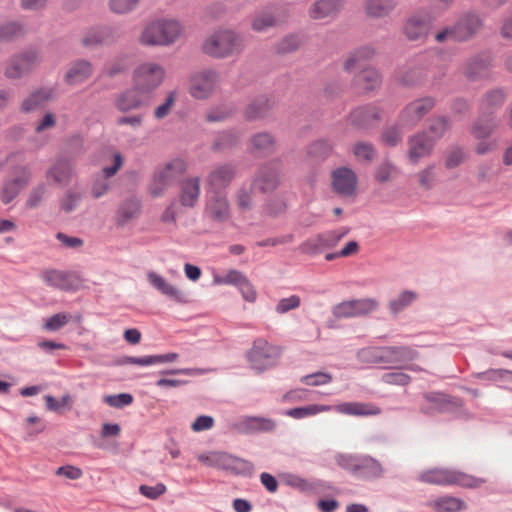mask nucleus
Wrapping results in <instances>:
<instances>
[{
    "label": "nucleus",
    "instance_id": "nucleus-37",
    "mask_svg": "<svg viewBox=\"0 0 512 512\" xmlns=\"http://www.w3.org/2000/svg\"><path fill=\"white\" fill-rule=\"evenodd\" d=\"M285 483L303 493H315L326 487V483L322 480L315 479L310 481L296 474L285 475Z\"/></svg>",
    "mask_w": 512,
    "mask_h": 512
},
{
    "label": "nucleus",
    "instance_id": "nucleus-27",
    "mask_svg": "<svg viewBox=\"0 0 512 512\" xmlns=\"http://www.w3.org/2000/svg\"><path fill=\"white\" fill-rule=\"evenodd\" d=\"M507 95L502 88L487 91L480 99L478 109L481 115L495 116V112L505 103Z\"/></svg>",
    "mask_w": 512,
    "mask_h": 512
},
{
    "label": "nucleus",
    "instance_id": "nucleus-42",
    "mask_svg": "<svg viewBox=\"0 0 512 512\" xmlns=\"http://www.w3.org/2000/svg\"><path fill=\"white\" fill-rule=\"evenodd\" d=\"M341 8V0H318L309 10L313 19H323L335 15Z\"/></svg>",
    "mask_w": 512,
    "mask_h": 512
},
{
    "label": "nucleus",
    "instance_id": "nucleus-12",
    "mask_svg": "<svg viewBox=\"0 0 512 512\" xmlns=\"http://www.w3.org/2000/svg\"><path fill=\"white\" fill-rule=\"evenodd\" d=\"M418 356V352L410 346H384L382 347V366L385 369H403Z\"/></svg>",
    "mask_w": 512,
    "mask_h": 512
},
{
    "label": "nucleus",
    "instance_id": "nucleus-25",
    "mask_svg": "<svg viewBox=\"0 0 512 512\" xmlns=\"http://www.w3.org/2000/svg\"><path fill=\"white\" fill-rule=\"evenodd\" d=\"M142 211L141 201L136 197L124 200L115 212V222L119 227H125L136 220Z\"/></svg>",
    "mask_w": 512,
    "mask_h": 512
},
{
    "label": "nucleus",
    "instance_id": "nucleus-16",
    "mask_svg": "<svg viewBox=\"0 0 512 512\" xmlns=\"http://www.w3.org/2000/svg\"><path fill=\"white\" fill-rule=\"evenodd\" d=\"M423 398L424 403L421 405L420 410L426 415L446 412L450 407H458L462 405V401L459 398L450 397L438 392L426 393Z\"/></svg>",
    "mask_w": 512,
    "mask_h": 512
},
{
    "label": "nucleus",
    "instance_id": "nucleus-5",
    "mask_svg": "<svg viewBox=\"0 0 512 512\" xmlns=\"http://www.w3.org/2000/svg\"><path fill=\"white\" fill-rule=\"evenodd\" d=\"M186 163L181 159H173L164 166L159 167L153 173L149 184V192L153 197H160L174 185L186 171Z\"/></svg>",
    "mask_w": 512,
    "mask_h": 512
},
{
    "label": "nucleus",
    "instance_id": "nucleus-57",
    "mask_svg": "<svg viewBox=\"0 0 512 512\" xmlns=\"http://www.w3.org/2000/svg\"><path fill=\"white\" fill-rule=\"evenodd\" d=\"M396 173H397V167L389 161H384L380 165L377 166L374 176L378 182L386 183Z\"/></svg>",
    "mask_w": 512,
    "mask_h": 512
},
{
    "label": "nucleus",
    "instance_id": "nucleus-46",
    "mask_svg": "<svg viewBox=\"0 0 512 512\" xmlns=\"http://www.w3.org/2000/svg\"><path fill=\"white\" fill-rule=\"evenodd\" d=\"M278 23L279 20L276 17V13L272 9L267 8L254 15L251 25L254 31L264 32Z\"/></svg>",
    "mask_w": 512,
    "mask_h": 512
},
{
    "label": "nucleus",
    "instance_id": "nucleus-39",
    "mask_svg": "<svg viewBox=\"0 0 512 512\" xmlns=\"http://www.w3.org/2000/svg\"><path fill=\"white\" fill-rule=\"evenodd\" d=\"M91 74V63L86 60H78L66 72L65 80L69 85H77L88 79Z\"/></svg>",
    "mask_w": 512,
    "mask_h": 512
},
{
    "label": "nucleus",
    "instance_id": "nucleus-34",
    "mask_svg": "<svg viewBox=\"0 0 512 512\" xmlns=\"http://www.w3.org/2000/svg\"><path fill=\"white\" fill-rule=\"evenodd\" d=\"M499 126L496 116L479 115L470 128L471 135L478 140L488 138Z\"/></svg>",
    "mask_w": 512,
    "mask_h": 512
},
{
    "label": "nucleus",
    "instance_id": "nucleus-55",
    "mask_svg": "<svg viewBox=\"0 0 512 512\" xmlns=\"http://www.w3.org/2000/svg\"><path fill=\"white\" fill-rule=\"evenodd\" d=\"M246 279L247 277L241 271L231 269L223 276H215L213 281L218 285L225 284L239 287Z\"/></svg>",
    "mask_w": 512,
    "mask_h": 512
},
{
    "label": "nucleus",
    "instance_id": "nucleus-18",
    "mask_svg": "<svg viewBox=\"0 0 512 512\" xmlns=\"http://www.w3.org/2000/svg\"><path fill=\"white\" fill-rule=\"evenodd\" d=\"M408 144V159L415 165L421 158L428 157L432 153L435 139L429 137L426 132H420L411 136Z\"/></svg>",
    "mask_w": 512,
    "mask_h": 512
},
{
    "label": "nucleus",
    "instance_id": "nucleus-29",
    "mask_svg": "<svg viewBox=\"0 0 512 512\" xmlns=\"http://www.w3.org/2000/svg\"><path fill=\"white\" fill-rule=\"evenodd\" d=\"M41 279L44 283L52 288L71 291L75 289V283L72 274L57 269L45 270L41 273Z\"/></svg>",
    "mask_w": 512,
    "mask_h": 512
},
{
    "label": "nucleus",
    "instance_id": "nucleus-3",
    "mask_svg": "<svg viewBox=\"0 0 512 512\" xmlns=\"http://www.w3.org/2000/svg\"><path fill=\"white\" fill-rule=\"evenodd\" d=\"M482 18L474 12L463 13L458 20L435 34L438 43L451 40L465 42L472 39L482 28Z\"/></svg>",
    "mask_w": 512,
    "mask_h": 512
},
{
    "label": "nucleus",
    "instance_id": "nucleus-45",
    "mask_svg": "<svg viewBox=\"0 0 512 512\" xmlns=\"http://www.w3.org/2000/svg\"><path fill=\"white\" fill-rule=\"evenodd\" d=\"M272 108L270 100L261 96L252 101L245 109L244 116L247 120H256L267 115Z\"/></svg>",
    "mask_w": 512,
    "mask_h": 512
},
{
    "label": "nucleus",
    "instance_id": "nucleus-7",
    "mask_svg": "<svg viewBox=\"0 0 512 512\" xmlns=\"http://www.w3.org/2000/svg\"><path fill=\"white\" fill-rule=\"evenodd\" d=\"M419 480L428 484L436 485H459L463 487H478L484 481L481 479L474 478L473 476L465 473L450 470L434 468L422 472L419 475Z\"/></svg>",
    "mask_w": 512,
    "mask_h": 512
},
{
    "label": "nucleus",
    "instance_id": "nucleus-41",
    "mask_svg": "<svg viewBox=\"0 0 512 512\" xmlns=\"http://www.w3.org/2000/svg\"><path fill=\"white\" fill-rule=\"evenodd\" d=\"M418 299V293L413 290H403L397 296L390 299L388 308L392 315L399 313L410 307Z\"/></svg>",
    "mask_w": 512,
    "mask_h": 512
},
{
    "label": "nucleus",
    "instance_id": "nucleus-28",
    "mask_svg": "<svg viewBox=\"0 0 512 512\" xmlns=\"http://www.w3.org/2000/svg\"><path fill=\"white\" fill-rule=\"evenodd\" d=\"M384 468L381 463L369 455H360L354 476L364 480L381 478Z\"/></svg>",
    "mask_w": 512,
    "mask_h": 512
},
{
    "label": "nucleus",
    "instance_id": "nucleus-43",
    "mask_svg": "<svg viewBox=\"0 0 512 512\" xmlns=\"http://www.w3.org/2000/svg\"><path fill=\"white\" fill-rule=\"evenodd\" d=\"M361 70L355 76V83L364 91H372L380 86L381 76L374 68H360Z\"/></svg>",
    "mask_w": 512,
    "mask_h": 512
},
{
    "label": "nucleus",
    "instance_id": "nucleus-40",
    "mask_svg": "<svg viewBox=\"0 0 512 512\" xmlns=\"http://www.w3.org/2000/svg\"><path fill=\"white\" fill-rule=\"evenodd\" d=\"M251 151L257 155H268L275 151V138L268 132L257 133L250 140Z\"/></svg>",
    "mask_w": 512,
    "mask_h": 512
},
{
    "label": "nucleus",
    "instance_id": "nucleus-14",
    "mask_svg": "<svg viewBox=\"0 0 512 512\" xmlns=\"http://www.w3.org/2000/svg\"><path fill=\"white\" fill-rule=\"evenodd\" d=\"M434 17L428 13L416 12L407 18L403 33L409 41H423L429 34Z\"/></svg>",
    "mask_w": 512,
    "mask_h": 512
},
{
    "label": "nucleus",
    "instance_id": "nucleus-58",
    "mask_svg": "<svg viewBox=\"0 0 512 512\" xmlns=\"http://www.w3.org/2000/svg\"><path fill=\"white\" fill-rule=\"evenodd\" d=\"M23 28L17 22H7L0 25V41H9L22 35Z\"/></svg>",
    "mask_w": 512,
    "mask_h": 512
},
{
    "label": "nucleus",
    "instance_id": "nucleus-51",
    "mask_svg": "<svg viewBox=\"0 0 512 512\" xmlns=\"http://www.w3.org/2000/svg\"><path fill=\"white\" fill-rule=\"evenodd\" d=\"M241 139V135L236 131H223L219 133L212 145L213 150L221 151L235 147Z\"/></svg>",
    "mask_w": 512,
    "mask_h": 512
},
{
    "label": "nucleus",
    "instance_id": "nucleus-13",
    "mask_svg": "<svg viewBox=\"0 0 512 512\" xmlns=\"http://www.w3.org/2000/svg\"><path fill=\"white\" fill-rule=\"evenodd\" d=\"M378 301L374 298H362L343 301L332 308L335 318H352L369 314L378 308Z\"/></svg>",
    "mask_w": 512,
    "mask_h": 512
},
{
    "label": "nucleus",
    "instance_id": "nucleus-61",
    "mask_svg": "<svg viewBox=\"0 0 512 512\" xmlns=\"http://www.w3.org/2000/svg\"><path fill=\"white\" fill-rule=\"evenodd\" d=\"M81 199V193L68 190L63 196V198L60 200V208L64 212L70 213L77 208Z\"/></svg>",
    "mask_w": 512,
    "mask_h": 512
},
{
    "label": "nucleus",
    "instance_id": "nucleus-31",
    "mask_svg": "<svg viewBox=\"0 0 512 512\" xmlns=\"http://www.w3.org/2000/svg\"><path fill=\"white\" fill-rule=\"evenodd\" d=\"M123 164V158L121 153L116 152L113 155V165L110 167H104L102 169L104 178H98L94 181L92 185V195L94 198L98 199L107 193L109 190V183L106 178L114 176L118 170L121 168Z\"/></svg>",
    "mask_w": 512,
    "mask_h": 512
},
{
    "label": "nucleus",
    "instance_id": "nucleus-38",
    "mask_svg": "<svg viewBox=\"0 0 512 512\" xmlns=\"http://www.w3.org/2000/svg\"><path fill=\"white\" fill-rule=\"evenodd\" d=\"M72 174V164L67 160L59 159L47 171V178L52 179L59 185L65 186L71 181Z\"/></svg>",
    "mask_w": 512,
    "mask_h": 512
},
{
    "label": "nucleus",
    "instance_id": "nucleus-23",
    "mask_svg": "<svg viewBox=\"0 0 512 512\" xmlns=\"http://www.w3.org/2000/svg\"><path fill=\"white\" fill-rule=\"evenodd\" d=\"M492 67V58L488 54H477L468 58L463 64V74L471 81L488 75Z\"/></svg>",
    "mask_w": 512,
    "mask_h": 512
},
{
    "label": "nucleus",
    "instance_id": "nucleus-10",
    "mask_svg": "<svg viewBox=\"0 0 512 512\" xmlns=\"http://www.w3.org/2000/svg\"><path fill=\"white\" fill-rule=\"evenodd\" d=\"M219 74L211 69L197 71L190 78V95L199 100L209 98L219 87Z\"/></svg>",
    "mask_w": 512,
    "mask_h": 512
},
{
    "label": "nucleus",
    "instance_id": "nucleus-6",
    "mask_svg": "<svg viewBox=\"0 0 512 512\" xmlns=\"http://www.w3.org/2000/svg\"><path fill=\"white\" fill-rule=\"evenodd\" d=\"M280 356L281 349L264 338L255 339L246 354L250 368L257 372H263L275 366Z\"/></svg>",
    "mask_w": 512,
    "mask_h": 512
},
{
    "label": "nucleus",
    "instance_id": "nucleus-36",
    "mask_svg": "<svg viewBox=\"0 0 512 512\" xmlns=\"http://www.w3.org/2000/svg\"><path fill=\"white\" fill-rule=\"evenodd\" d=\"M335 410L342 414L354 416H370L381 413V409L378 406L361 402L341 403L335 406Z\"/></svg>",
    "mask_w": 512,
    "mask_h": 512
},
{
    "label": "nucleus",
    "instance_id": "nucleus-1",
    "mask_svg": "<svg viewBox=\"0 0 512 512\" xmlns=\"http://www.w3.org/2000/svg\"><path fill=\"white\" fill-rule=\"evenodd\" d=\"M183 31L182 25L175 19H159L145 25L139 42L143 46L164 47L175 43Z\"/></svg>",
    "mask_w": 512,
    "mask_h": 512
},
{
    "label": "nucleus",
    "instance_id": "nucleus-48",
    "mask_svg": "<svg viewBox=\"0 0 512 512\" xmlns=\"http://www.w3.org/2000/svg\"><path fill=\"white\" fill-rule=\"evenodd\" d=\"M51 91L46 89H40L32 92L27 98H25L21 104V110L23 112L35 111L50 99Z\"/></svg>",
    "mask_w": 512,
    "mask_h": 512
},
{
    "label": "nucleus",
    "instance_id": "nucleus-56",
    "mask_svg": "<svg viewBox=\"0 0 512 512\" xmlns=\"http://www.w3.org/2000/svg\"><path fill=\"white\" fill-rule=\"evenodd\" d=\"M70 319L71 316L67 313H56L46 319L43 324V329L49 332H56L63 328L70 321Z\"/></svg>",
    "mask_w": 512,
    "mask_h": 512
},
{
    "label": "nucleus",
    "instance_id": "nucleus-53",
    "mask_svg": "<svg viewBox=\"0 0 512 512\" xmlns=\"http://www.w3.org/2000/svg\"><path fill=\"white\" fill-rule=\"evenodd\" d=\"M228 472L235 475H251L254 472V465L249 460L232 455Z\"/></svg>",
    "mask_w": 512,
    "mask_h": 512
},
{
    "label": "nucleus",
    "instance_id": "nucleus-60",
    "mask_svg": "<svg viewBox=\"0 0 512 512\" xmlns=\"http://www.w3.org/2000/svg\"><path fill=\"white\" fill-rule=\"evenodd\" d=\"M508 373H510V370L507 369H488L484 372L474 374V377L489 382L497 383L505 381L508 377Z\"/></svg>",
    "mask_w": 512,
    "mask_h": 512
},
{
    "label": "nucleus",
    "instance_id": "nucleus-19",
    "mask_svg": "<svg viewBox=\"0 0 512 512\" xmlns=\"http://www.w3.org/2000/svg\"><path fill=\"white\" fill-rule=\"evenodd\" d=\"M276 427L274 419L261 416H244L236 423V429L243 434L269 433Z\"/></svg>",
    "mask_w": 512,
    "mask_h": 512
},
{
    "label": "nucleus",
    "instance_id": "nucleus-20",
    "mask_svg": "<svg viewBox=\"0 0 512 512\" xmlns=\"http://www.w3.org/2000/svg\"><path fill=\"white\" fill-rule=\"evenodd\" d=\"M150 103V96L140 93L134 85L131 89L120 93L114 101L115 107L123 113L148 106Z\"/></svg>",
    "mask_w": 512,
    "mask_h": 512
},
{
    "label": "nucleus",
    "instance_id": "nucleus-63",
    "mask_svg": "<svg viewBox=\"0 0 512 512\" xmlns=\"http://www.w3.org/2000/svg\"><path fill=\"white\" fill-rule=\"evenodd\" d=\"M103 401L114 408H123L133 402V396L130 393H119L115 395H106Z\"/></svg>",
    "mask_w": 512,
    "mask_h": 512
},
{
    "label": "nucleus",
    "instance_id": "nucleus-54",
    "mask_svg": "<svg viewBox=\"0 0 512 512\" xmlns=\"http://www.w3.org/2000/svg\"><path fill=\"white\" fill-rule=\"evenodd\" d=\"M332 151L331 145L325 140H317L308 148V155L315 160H323L327 158Z\"/></svg>",
    "mask_w": 512,
    "mask_h": 512
},
{
    "label": "nucleus",
    "instance_id": "nucleus-33",
    "mask_svg": "<svg viewBox=\"0 0 512 512\" xmlns=\"http://www.w3.org/2000/svg\"><path fill=\"white\" fill-rule=\"evenodd\" d=\"M200 183L199 177H191L183 180L180 183L179 201L183 207L193 208L200 196Z\"/></svg>",
    "mask_w": 512,
    "mask_h": 512
},
{
    "label": "nucleus",
    "instance_id": "nucleus-8",
    "mask_svg": "<svg viewBox=\"0 0 512 512\" xmlns=\"http://www.w3.org/2000/svg\"><path fill=\"white\" fill-rule=\"evenodd\" d=\"M436 56L433 53H423L418 55L413 63L399 77L400 83L405 86H417L423 84L435 66Z\"/></svg>",
    "mask_w": 512,
    "mask_h": 512
},
{
    "label": "nucleus",
    "instance_id": "nucleus-64",
    "mask_svg": "<svg viewBox=\"0 0 512 512\" xmlns=\"http://www.w3.org/2000/svg\"><path fill=\"white\" fill-rule=\"evenodd\" d=\"M382 382L389 385L406 386L411 382V377L404 372H388L382 375Z\"/></svg>",
    "mask_w": 512,
    "mask_h": 512
},
{
    "label": "nucleus",
    "instance_id": "nucleus-44",
    "mask_svg": "<svg viewBox=\"0 0 512 512\" xmlns=\"http://www.w3.org/2000/svg\"><path fill=\"white\" fill-rule=\"evenodd\" d=\"M435 512H459L465 509V502L456 497H439L429 503Z\"/></svg>",
    "mask_w": 512,
    "mask_h": 512
},
{
    "label": "nucleus",
    "instance_id": "nucleus-24",
    "mask_svg": "<svg viewBox=\"0 0 512 512\" xmlns=\"http://www.w3.org/2000/svg\"><path fill=\"white\" fill-rule=\"evenodd\" d=\"M235 176L233 166L225 164L213 169L206 178L207 192L222 193Z\"/></svg>",
    "mask_w": 512,
    "mask_h": 512
},
{
    "label": "nucleus",
    "instance_id": "nucleus-4",
    "mask_svg": "<svg viewBox=\"0 0 512 512\" xmlns=\"http://www.w3.org/2000/svg\"><path fill=\"white\" fill-rule=\"evenodd\" d=\"M164 67L153 61L139 64L133 71V85L143 95L150 96L163 83L165 78Z\"/></svg>",
    "mask_w": 512,
    "mask_h": 512
},
{
    "label": "nucleus",
    "instance_id": "nucleus-49",
    "mask_svg": "<svg viewBox=\"0 0 512 512\" xmlns=\"http://www.w3.org/2000/svg\"><path fill=\"white\" fill-rule=\"evenodd\" d=\"M231 459V454L219 451L210 452L208 454H203L198 457V460L201 461L202 463L211 467L223 469L225 471H229Z\"/></svg>",
    "mask_w": 512,
    "mask_h": 512
},
{
    "label": "nucleus",
    "instance_id": "nucleus-62",
    "mask_svg": "<svg viewBox=\"0 0 512 512\" xmlns=\"http://www.w3.org/2000/svg\"><path fill=\"white\" fill-rule=\"evenodd\" d=\"M332 375L325 372H315L301 377L300 381L309 386H321L332 381Z\"/></svg>",
    "mask_w": 512,
    "mask_h": 512
},
{
    "label": "nucleus",
    "instance_id": "nucleus-50",
    "mask_svg": "<svg viewBox=\"0 0 512 512\" xmlns=\"http://www.w3.org/2000/svg\"><path fill=\"white\" fill-rule=\"evenodd\" d=\"M331 409L332 407L329 405L311 404L305 407H295L288 409L285 411V415L294 419H302L321 412L330 411Z\"/></svg>",
    "mask_w": 512,
    "mask_h": 512
},
{
    "label": "nucleus",
    "instance_id": "nucleus-32",
    "mask_svg": "<svg viewBox=\"0 0 512 512\" xmlns=\"http://www.w3.org/2000/svg\"><path fill=\"white\" fill-rule=\"evenodd\" d=\"M379 120L380 110L373 105L358 107L350 114L351 124L359 129L368 128Z\"/></svg>",
    "mask_w": 512,
    "mask_h": 512
},
{
    "label": "nucleus",
    "instance_id": "nucleus-26",
    "mask_svg": "<svg viewBox=\"0 0 512 512\" xmlns=\"http://www.w3.org/2000/svg\"><path fill=\"white\" fill-rule=\"evenodd\" d=\"M149 283L157 289L161 294L175 301L176 303L184 304L188 302L187 295L180 291L178 288L168 283L165 278L155 272L147 274Z\"/></svg>",
    "mask_w": 512,
    "mask_h": 512
},
{
    "label": "nucleus",
    "instance_id": "nucleus-35",
    "mask_svg": "<svg viewBox=\"0 0 512 512\" xmlns=\"http://www.w3.org/2000/svg\"><path fill=\"white\" fill-rule=\"evenodd\" d=\"M375 55V49L366 45L356 49L345 61L344 69L349 73H353L360 68L365 67V62Z\"/></svg>",
    "mask_w": 512,
    "mask_h": 512
},
{
    "label": "nucleus",
    "instance_id": "nucleus-52",
    "mask_svg": "<svg viewBox=\"0 0 512 512\" xmlns=\"http://www.w3.org/2000/svg\"><path fill=\"white\" fill-rule=\"evenodd\" d=\"M359 362L367 365H382V347H365L357 352Z\"/></svg>",
    "mask_w": 512,
    "mask_h": 512
},
{
    "label": "nucleus",
    "instance_id": "nucleus-17",
    "mask_svg": "<svg viewBox=\"0 0 512 512\" xmlns=\"http://www.w3.org/2000/svg\"><path fill=\"white\" fill-rule=\"evenodd\" d=\"M435 104L436 100L431 96L416 99L403 109L401 121L408 126H414L434 108Z\"/></svg>",
    "mask_w": 512,
    "mask_h": 512
},
{
    "label": "nucleus",
    "instance_id": "nucleus-11",
    "mask_svg": "<svg viewBox=\"0 0 512 512\" xmlns=\"http://www.w3.org/2000/svg\"><path fill=\"white\" fill-rule=\"evenodd\" d=\"M349 232L348 228L326 231L308 238L299 246L303 254L317 255L325 249L335 247L339 241Z\"/></svg>",
    "mask_w": 512,
    "mask_h": 512
},
{
    "label": "nucleus",
    "instance_id": "nucleus-15",
    "mask_svg": "<svg viewBox=\"0 0 512 512\" xmlns=\"http://www.w3.org/2000/svg\"><path fill=\"white\" fill-rule=\"evenodd\" d=\"M204 214L217 223L230 219L231 208L225 193L207 192Z\"/></svg>",
    "mask_w": 512,
    "mask_h": 512
},
{
    "label": "nucleus",
    "instance_id": "nucleus-30",
    "mask_svg": "<svg viewBox=\"0 0 512 512\" xmlns=\"http://www.w3.org/2000/svg\"><path fill=\"white\" fill-rule=\"evenodd\" d=\"M32 177L31 170L28 167L20 169V175L12 180L5 182L2 189V201L5 204L10 203L20 191L27 186Z\"/></svg>",
    "mask_w": 512,
    "mask_h": 512
},
{
    "label": "nucleus",
    "instance_id": "nucleus-22",
    "mask_svg": "<svg viewBox=\"0 0 512 512\" xmlns=\"http://www.w3.org/2000/svg\"><path fill=\"white\" fill-rule=\"evenodd\" d=\"M332 185L339 195L352 196L356 191L357 176L347 167L337 168L332 173Z\"/></svg>",
    "mask_w": 512,
    "mask_h": 512
},
{
    "label": "nucleus",
    "instance_id": "nucleus-47",
    "mask_svg": "<svg viewBox=\"0 0 512 512\" xmlns=\"http://www.w3.org/2000/svg\"><path fill=\"white\" fill-rule=\"evenodd\" d=\"M396 0H367L365 10L367 15L374 18L387 16L396 6Z\"/></svg>",
    "mask_w": 512,
    "mask_h": 512
},
{
    "label": "nucleus",
    "instance_id": "nucleus-9",
    "mask_svg": "<svg viewBox=\"0 0 512 512\" xmlns=\"http://www.w3.org/2000/svg\"><path fill=\"white\" fill-rule=\"evenodd\" d=\"M41 58L36 50H26L12 56L6 63L4 75L11 80L21 79L31 73L40 63Z\"/></svg>",
    "mask_w": 512,
    "mask_h": 512
},
{
    "label": "nucleus",
    "instance_id": "nucleus-59",
    "mask_svg": "<svg viewBox=\"0 0 512 512\" xmlns=\"http://www.w3.org/2000/svg\"><path fill=\"white\" fill-rule=\"evenodd\" d=\"M141 0H109V7L116 14H127L137 8Z\"/></svg>",
    "mask_w": 512,
    "mask_h": 512
},
{
    "label": "nucleus",
    "instance_id": "nucleus-21",
    "mask_svg": "<svg viewBox=\"0 0 512 512\" xmlns=\"http://www.w3.org/2000/svg\"><path fill=\"white\" fill-rule=\"evenodd\" d=\"M280 170L281 163L279 161L269 162L260 168L253 184L263 192L275 190L279 185Z\"/></svg>",
    "mask_w": 512,
    "mask_h": 512
},
{
    "label": "nucleus",
    "instance_id": "nucleus-2",
    "mask_svg": "<svg viewBox=\"0 0 512 512\" xmlns=\"http://www.w3.org/2000/svg\"><path fill=\"white\" fill-rule=\"evenodd\" d=\"M243 49V38L229 29L215 31L202 44L203 52L214 58H227L241 53Z\"/></svg>",
    "mask_w": 512,
    "mask_h": 512
}]
</instances>
